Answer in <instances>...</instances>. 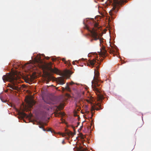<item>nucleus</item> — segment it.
I'll use <instances>...</instances> for the list:
<instances>
[{"label": "nucleus", "instance_id": "1", "mask_svg": "<svg viewBox=\"0 0 151 151\" xmlns=\"http://www.w3.org/2000/svg\"><path fill=\"white\" fill-rule=\"evenodd\" d=\"M99 73L98 71L95 70L94 76L92 81V88L93 90L97 95V98L99 101H101L103 98V96L101 94L100 84L101 80L99 79Z\"/></svg>", "mask_w": 151, "mask_h": 151}, {"label": "nucleus", "instance_id": "2", "mask_svg": "<svg viewBox=\"0 0 151 151\" xmlns=\"http://www.w3.org/2000/svg\"><path fill=\"white\" fill-rule=\"evenodd\" d=\"M17 76L14 73L12 74L10 73H7L2 77V79L4 82L6 81H9L11 83V84H9V87L12 89L18 91L19 89V86L17 83H18L17 81Z\"/></svg>", "mask_w": 151, "mask_h": 151}, {"label": "nucleus", "instance_id": "3", "mask_svg": "<svg viewBox=\"0 0 151 151\" xmlns=\"http://www.w3.org/2000/svg\"><path fill=\"white\" fill-rule=\"evenodd\" d=\"M98 25L96 23L94 24V27L92 28L91 29H90L89 28L87 27V29L91 33V36L92 38L91 40V41L92 42L93 40H99L100 43H101L103 40L100 38L99 34L98 33L99 31H97L98 29H99V28L98 27Z\"/></svg>", "mask_w": 151, "mask_h": 151}, {"label": "nucleus", "instance_id": "4", "mask_svg": "<svg viewBox=\"0 0 151 151\" xmlns=\"http://www.w3.org/2000/svg\"><path fill=\"white\" fill-rule=\"evenodd\" d=\"M126 0H112L113 1V8L109 11V14L112 18L113 16L119 10L120 6Z\"/></svg>", "mask_w": 151, "mask_h": 151}, {"label": "nucleus", "instance_id": "5", "mask_svg": "<svg viewBox=\"0 0 151 151\" xmlns=\"http://www.w3.org/2000/svg\"><path fill=\"white\" fill-rule=\"evenodd\" d=\"M78 84H79L78 83H75L73 81H71L69 83V85L70 86V87H69L68 83H66V86L65 88H64L63 87H62V91L63 92L65 90L68 91L70 92V88H72L74 91H76L77 89V86Z\"/></svg>", "mask_w": 151, "mask_h": 151}, {"label": "nucleus", "instance_id": "6", "mask_svg": "<svg viewBox=\"0 0 151 151\" xmlns=\"http://www.w3.org/2000/svg\"><path fill=\"white\" fill-rule=\"evenodd\" d=\"M52 64V63L51 62H50L49 63H46V65L47 68L50 70L52 72L56 74H59L60 73V72L58 69L56 68H55L54 69L52 68L51 67Z\"/></svg>", "mask_w": 151, "mask_h": 151}, {"label": "nucleus", "instance_id": "7", "mask_svg": "<svg viewBox=\"0 0 151 151\" xmlns=\"http://www.w3.org/2000/svg\"><path fill=\"white\" fill-rule=\"evenodd\" d=\"M65 78L63 77H60L56 79V81L58 84L63 85L65 83Z\"/></svg>", "mask_w": 151, "mask_h": 151}, {"label": "nucleus", "instance_id": "8", "mask_svg": "<svg viewBox=\"0 0 151 151\" xmlns=\"http://www.w3.org/2000/svg\"><path fill=\"white\" fill-rule=\"evenodd\" d=\"M28 106L30 108H31L33 105L35 104V101L33 100H28L27 102Z\"/></svg>", "mask_w": 151, "mask_h": 151}, {"label": "nucleus", "instance_id": "9", "mask_svg": "<svg viewBox=\"0 0 151 151\" xmlns=\"http://www.w3.org/2000/svg\"><path fill=\"white\" fill-rule=\"evenodd\" d=\"M97 106H98V107L96 106L95 108L93 107H92L91 111L94 110L95 109L96 110H99L100 109H102L101 105L99 103H97Z\"/></svg>", "mask_w": 151, "mask_h": 151}, {"label": "nucleus", "instance_id": "10", "mask_svg": "<svg viewBox=\"0 0 151 151\" xmlns=\"http://www.w3.org/2000/svg\"><path fill=\"white\" fill-rule=\"evenodd\" d=\"M106 51L104 48H103V50L101 51L100 53V55L102 57H105L106 56Z\"/></svg>", "mask_w": 151, "mask_h": 151}, {"label": "nucleus", "instance_id": "11", "mask_svg": "<svg viewBox=\"0 0 151 151\" xmlns=\"http://www.w3.org/2000/svg\"><path fill=\"white\" fill-rule=\"evenodd\" d=\"M96 62H97L96 60L93 59L92 60H90L89 63H88V64L89 65H91V67H93Z\"/></svg>", "mask_w": 151, "mask_h": 151}, {"label": "nucleus", "instance_id": "12", "mask_svg": "<svg viewBox=\"0 0 151 151\" xmlns=\"http://www.w3.org/2000/svg\"><path fill=\"white\" fill-rule=\"evenodd\" d=\"M64 107V105L62 104H60L59 105L57 106V109L59 110L62 109Z\"/></svg>", "mask_w": 151, "mask_h": 151}, {"label": "nucleus", "instance_id": "13", "mask_svg": "<svg viewBox=\"0 0 151 151\" xmlns=\"http://www.w3.org/2000/svg\"><path fill=\"white\" fill-rule=\"evenodd\" d=\"M35 61L37 63L39 64H42L43 63L40 58H39L37 59H36Z\"/></svg>", "mask_w": 151, "mask_h": 151}, {"label": "nucleus", "instance_id": "14", "mask_svg": "<svg viewBox=\"0 0 151 151\" xmlns=\"http://www.w3.org/2000/svg\"><path fill=\"white\" fill-rule=\"evenodd\" d=\"M67 134L70 137V135H73V133L70 131H68L66 132Z\"/></svg>", "mask_w": 151, "mask_h": 151}, {"label": "nucleus", "instance_id": "15", "mask_svg": "<svg viewBox=\"0 0 151 151\" xmlns=\"http://www.w3.org/2000/svg\"><path fill=\"white\" fill-rule=\"evenodd\" d=\"M65 113H62V112H59V114H56L55 115H56V116H58L59 115H60L62 116H64L65 115Z\"/></svg>", "mask_w": 151, "mask_h": 151}, {"label": "nucleus", "instance_id": "16", "mask_svg": "<svg viewBox=\"0 0 151 151\" xmlns=\"http://www.w3.org/2000/svg\"><path fill=\"white\" fill-rule=\"evenodd\" d=\"M109 51L110 53H113L115 52V50L112 47L109 48Z\"/></svg>", "mask_w": 151, "mask_h": 151}, {"label": "nucleus", "instance_id": "17", "mask_svg": "<svg viewBox=\"0 0 151 151\" xmlns=\"http://www.w3.org/2000/svg\"><path fill=\"white\" fill-rule=\"evenodd\" d=\"M21 114L24 117H25L27 116V114L23 112H21Z\"/></svg>", "mask_w": 151, "mask_h": 151}, {"label": "nucleus", "instance_id": "18", "mask_svg": "<svg viewBox=\"0 0 151 151\" xmlns=\"http://www.w3.org/2000/svg\"><path fill=\"white\" fill-rule=\"evenodd\" d=\"M62 60L63 61H64V62H65V64H68V62H67L66 61H65V58H63L62 59Z\"/></svg>", "mask_w": 151, "mask_h": 151}, {"label": "nucleus", "instance_id": "19", "mask_svg": "<svg viewBox=\"0 0 151 151\" xmlns=\"http://www.w3.org/2000/svg\"><path fill=\"white\" fill-rule=\"evenodd\" d=\"M30 78H26V80H25V81L27 82V83H28V81H30Z\"/></svg>", "mask_w": 151, "mask_h": 151}, {"label": "nucleus", "instance_id": "20", "mask_svg": "<svg viewBox=\"0 0 151 151\" xmlns=\"http://www.w3.org/2000/svg\"><path fill=\"white\" fill-rule=\"evenodd\" d=\"M80 151H89L88 150L86 149H83L81 150Z\"/></svg>", "mask_w": 151, "mask_h": 151}, {"label": "nucleus", "instance_id": "21", "mask_svg": "<svg viewBox=\"0 0 151 151\" xmlns=\"http://www.w3.org/2000/svg\"><path fill=\"white\" fill-rule=\"evenodd\" d=\"M61 120L62 121V123H65V120L64 119H63L62 118H61Z\"/></svg>", "mask_w": 151, "mask_h": 151}, {"label": "nucleus", "instance_id": "22", "mask_svg": "<svg viewBox=\"0 0 151 151\" xmlns=\"http://www.w3.org/2000/svg\"><path fill=\"white\" fill-rule=\"evenodd\" d=\"M40 128H43L44 131H46L45 129L43 128V126L42 125L41 127H40Z\"/></svg>", "mask_w": 151, "mask_h": 151}, {"label": "nucleus", "instance_id": "23", "mask_svg": "<svg viewBox=\"0 0 151 151\" xmlns=\"http://www.w3.org/2000/svg\"><path fill=\"white\" fill-rule=\"evenodd\" d=\"M45 58L47 60H48L50 59V58L48 57H45Z\"/></svg>", "mask_w": 151, "mask_h": 151}, {"label": "nucleus", "instance_id": "24", "mask_svg": "<svg viewBox=\"0 0 151 151\" xmlns=\"http://www.w3.org/2000/svg\"><path fill=\"white\" fill-rule=\"evenodd\" d=\"M52 61H54L55 60V59L54 58H52Z\"/></svg>", "mask_w": 151, "mask_h": 151}, {"label": "nucleus", "instance_id": "25", "mask_svg": "<svg viewBox=\"0 0 151 151\" xmlns=\"http://www.w3.org/2000/svg\"><path fill=\"white\" fill-rule=\"evenodd\" d=\"M48 131H51L52 132V131L51 130V129H50Z\"/></svg>", "mask_w": 151, "mask_h": 151}, {"label": "nucleus", "instance_id": "26", "mask_svg": "<svg viewBox=\"0 0 151 151\" xmlns=\"http://www.w3.org/2000/svg\"><path fill=\"white\" fill-rule=\"evenodd\" d=\"M87 101L88 102H90V101L89 100H87Z\"/></svg>", "mask_w": 151, "mask_h": 151}, {"label": "nucleus", "instance_id": "27", "mask_svg": "<svg viewBox=\"0 0 151 151\" xmlns=\"http://www.w3.org/2000/svg\"><path fill=\"white\" fill-rule=\"evenodd\" d=\"M81 138L82 139H84V137L83 136L82 137H81Z\"/></svg>", "mask_w": 151, "mask_h": 151}, {"label": "nucleus", "instance_id": "28", "mask_svg": "<svg viewBox=\"0 0 151 151\" xmlns=\"http://www.w3.org/2000/svg\"><path fill=\"white\" fill-rule=\"evenodd\" d=\"M96 68H97V69H98L99 68V66H97Z\"/></svg>", "mask_w": 151, "mask_h": 151}, {"label": "nucleus", "instance_id": "29", "mask_svg": "<svg viewBox=\"0 0 151 151\" xmlns=\"http://www.w3.org/2000/svg\"><path fill=\"white\" fill-rule=\"evenodd\" d=\"M73 64H74V61L73 62Z\"/></svg>", "mask_w": 151, "mask_h": 151}, {"label": "nucleus", "instance_id": "30", "mask_svg": "<svg viewBox=\"0 0 151 151\" xmlns=\"http://www.w3.org/2000/svg\"><path fill=\"white\" fill-rule=\"evenodd\" d=\"M63 136H65V134H64L63 135Z\"/></svg>", "mask_w": 151, "mask_h": 151}, {"label": "nucleus", "instance_id": "31", "mask_svg": "<svg viewBox=\"0 0 151 151\" xmlns=\"http://www.w3.org/2000/svg\"><path fill=\"white\" fill-rule=\"evenodd\" d=\"M79 124V123H78V124Z\"/></svg>", "mask_w": 151, "mask_h": 151}, {"label": "nucleus", "instance_id": "32", "mask_svg": "<svg viewBox=\"0 0 151 151\" xmlns=\"http://www.w3.org/2000/svg\"><path fill=\"white\" fill-rule=\"evenodd\" d=\"M64 141H63V143H64Z\"/></svg>", "mask_w": 151, "mask_h": 151}, {"label": "nucleus", "instance_id": "33", "mask_svg": "<svg viewBox=\"0 0 151 151\" xmlns=\"http://www.w3.org/2000/svg\"><path fill=\"white\" fill-rule=\"evenodd\" d=\"M64 141H63V143H64Z\"/></svg>", "mask_w": 151, "mask_h": 151}]
</instances>
